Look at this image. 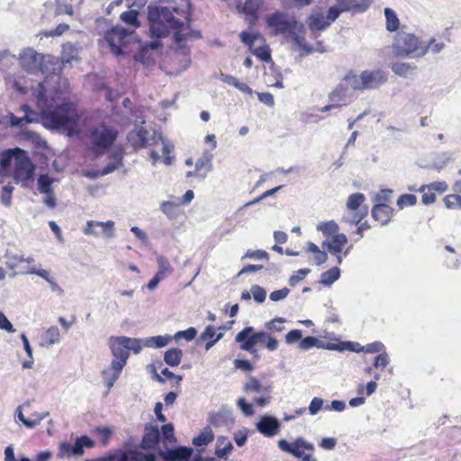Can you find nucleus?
Wrapping results in <instances>:
<instances>
[{"label": "nucleus", "mask_w": 461, "mask_h": 461, "mask_svg": "<svg viewBox=\"0 0 461 461\" xmlns=\"http://www.w3.org/2000/svg\"><path fill=\"white\" fill-rule=\"evenodd\" d=\"M77 57V50L71 44L67 43L63 45V52H62V62L63 63H70L72 60L76 59Z\"/></svg>", "instance_id": "nucleus-48"}, {"label": "nucleus", "mask_w": 461, "mask_h": 461, "mask_svg": "<svg viewBox=\"0 0 461 461\" xmlns=\"http://www.w3.org/2000/svg\"><path fill=\"white\" fill-rule=\"evenodd\" d=\"M161 43L158 39H152V41L141 46L140 51L135 55V59L142 63H149L151 59L150 51L158 49Z\"/></svg>", "instance_id": "nucleus-27"}, {"label": "nucleus", "mask_w": 461, "mask_h": 461, "mask_svg": "<svg viewBox=\"0 0 461 461\" xmlns=\"http://www.w3.org/2000/svg\"><path fill=\"white\" fill-rule=\"evenodd\" d=\"M13 190H14V187L10 185H5L2 188V192L0 194V201L6 207L11 206V204H12Z\"/></svg>", "instance_id": "nucleus-59"}, {"label": "nucleus", "mask_w": 461, "mask_h": 461, "mask_svg": "<svg viewBox=\"0 0 461 461\" xmlns=\"http://www.w3.org/2000/svg\"><path fill=\"white\" fill-rule=\"evenodd\" d=\"M23 405H19L15 411V416L18 420L23 422V424L28 428L32 429L39 425V418L37 420H29L26 419L23 412Z\"/></svg>", "instance_id": "nucleus-52"}, {"label": "nucleus", "mask_w": 461, "mask_h": 461, "mask_svg": "<svg viewBox=\"0 0 461 461\" xmlns=\"http://www.w3.org/2000/svg\"><path fill=\"white\" fill-rule=\"evenodd\" d=\"M6 261L5 264L8 268L15 269L20 262H23V257L7 250L5 255Z\"/></svg>", "instance_id": "nucleus-54"}, {"label": "nucleus", "mask_w": 461, "mask_h": 461, "mask_svg": "<svg viewBox=\"0 0 461 461\" xmlns=\"http://www.w3.org/2000/svg\"><path fill=\"white\" fill-rule=\"evenodd\" d=\"M336 3L330 6V19H338L342 13H363L370 6L372 0H335Z\"/></svg>", "instance_id": "nucleus-13"}, {"label": "nucleus", "mask_w": 461, "mask_h": 461, "mask_svg": "<svg viewBox=\"0 0 461 461\" xmlns=\"http://www.w3.org/2000/svg\"><path fill=\"white\" fill-rule=\"evenodd\" d=\"M17 59L21 68L30 74L41 71L44 75H50L60 69L56 57L40 53L30 47L22 49Z\"/></svg>", "instance_id": "nucleus-3"}, {"label": "nucleus", "mask_w": 461, "mask_h": 461, "mask_svg": "<svg viewBox=\"0 0 461 461\" xmlns=\"http://www.w3.org/2000/svg\"><path fill=\"white\" fill-rule=\"evenodd\" d=\"M448 185L446 182L443 181H436L429 185H423L420 187L419 192H424L426 189L428 191H436L438 193H444L447 190Z\"/></svg>", "instance_id": "nucleus-53"}, {"label": "nucleus", "mask_w": 461, "mask_h": 461, "mask_svg": "<svg viewBox=\"0 0 461 461\" xmlns=\"http://www.w3.org/2000/svg\"><path fill=\"white\" fill-rule=\"evenodd\" d=\"M245 393H269L271 386H263L262 384L255 377H249L243 386Z\"/></svg>", "instance_id": "nucleus-31"}, {"label": "nucleus", "mask_w": 461, "mask_h": 461, "mask_svg": "<svg viewBox=\"0 0 461 461\" xmlns=\"http://www.w3.org/2000/svg\"><path fill=\"white\" fill-rule=\"evenodd\" d=\"M320 340L316 339L315 337H306L303 339H301L299 348L302 350H308L313 347H319Z\"/></svg>", "instance_id": "nucleus-62"}, {"label": "nucleus", "mask_w": 461, "mask_h": 461, "mask_svg": "<svg viewBox=\"0 0 461 461\" xmlns=\"http://www.w3.org/2000/svg\"><path fill=\"white\" fill-rule=\"evenodd\" d=\"M337 19L330 17V10L325 13L321 8L313 9L308 17V26L312 32L324 31Z\"/></svg>", "instance_id": "nucleus-14"}, {"label": "nucleus", "mask_w": 461, "mask_h": 461, "mask_svg": "<svg viewBox=\"0 0 461 461\" xmlns=\"http://www.w3.org/2000/svg\"><path fill=\"white\" fill-rule=\"evenodd\" d=\"M267 28L272 34H285L292 36L294 42L306 53H311L313 49L310 47L304 38L298 35V32L303 31V25L298 23L285 14L276 13L267 18Z\"/></svg>", "instance_id": "nucleus-4"}, {"label": "nucleus", "mask_w": 461, "mask_h": 461, "mask_svg": "<svg viewBox=\"0 0 461 461\" xmlns=\"http://www.w3.org/2000/svg\"><path fill=\"white\" fill-rule=\"evenodd\" d=\"M350 87L344 84L343 78L337 87L330 94V99L332 102H342L344 104L350 101L352 95L349 93Z\"/></svg>", "instance_id": "nucleus-25"}, {"label": "nucleus", "mask_w": 461, "mask_h": 461, "mask_svg": "<svg viewBox=\"0 0 461 461\" xmlns=\"http://www.w3.org/2000/svg\"><path fill=\"white\" fill-rule=\"evenodd\" d=\"M6 117H8V123L12 127H22L24 124H28L31 120H29V117H16L14 113H9Z\"/></svg>", "instance_id": "nucleus-61"}, {"label": "nucleus", "mask_w": 461, "mask_h": 461, "mask_svg": "<svg viewBox=\"0 0 461 461\" xmlns=\"http://www.w3.org/2000/svg\"><path fill=\"white\" fill-rule=\"evenodd\" d=\"M35 167L24 150H18L13 177L15 183L23 187H28L34 179Z\"/></svg>", "instance_id": "nucleus-9"}, {"label": "nucleus", "mask_w": 461, "mask_h": 461, "mask_svg": "<svg viewBox=\"0 0 461 461\" xmlns=\"http://www.w3.org/2000/svg\"><path fill=\"white\" fill-rule=\"evenodd\" d=\"M42 124L46 128L58 129L73 135L78 131L79 115L73 104H64L55 109L43 110Z\"/></svg>", "instance_id": "nucleus-2"}, {"label": "nucleus", "mask_w": 461, "mask_h": 461, "mask_svg": "<svg viewBox=\"0 0 461 461\" xmlns=\"http://www.w3.org/2000/svg\"><path fill=\"white\" fill-rule=\"evenodd\" d=\"M133 30L116 25L106 32L104 40L108 42L111 51L114 55H120L123 53V49L130 42Z\"/></svg>", "instance_id": "nucleus-12"}, {"label": "nucleus", "mask_w": 461, "mask_h": 461, "mask_svg": "<svg viewBox=\"0 0 461 461\" xmlns=\"http://www.w3.org/2000/svg\"><path fill=\"white\" fill-rule=\"evenodd\" d=\"M128 140L135 148L149 147L152 145L160 146L162 150V157L165 158L166 164L171 163V158L168 154L172 147L162 137L161 133L153 131L149 133L143 127L137 128L128 134Z\"/></svg>", "instance_id": "nucleus-5"}, {"label": "nucleus", "mask_w": 461, "mask_h": 461, "mask_svg": "<svg viewBox=\"0 0 461 461\" xmlns=\"http://www.w3.org/2000/svg\"><path fill=\"white\" fill-rule=\"evenodd\" d=\"M122 154L121 153H116L113 156V161L109 163L106 167H104L100 171V176H105V175H108V174L113 172L115 169L118 168V167L122 163Z\"/></svg>", "instance_id": "nucleus-55"}, {"label": "nucleus", "mask_w": 461, "mask_h": 461, "mask_svg": "<svg viewBox=\"0 0 461 461\" xmlns=\"http://www.w3.org/2000/svg\"><path fill=\"white\" fill-rule=\"evenodd\" d=\"M84 454V449L76 441L74 445L68 443H61L59 448L58 456L60 458H70L72 456H78Z\"/></svg>", "instance_id": "nucleus-28"}, {"label": "nucleus", "mask_w": 461, "mask_h": 461, "mask_svg": "<svg viewBox=\"0 0 461 461\" xmlns=\"http://www.w3.org/2000/svg\"><path fill=\"white\" fill-rule=\"evenodd\" d=\"M212 155L204 152L201 158H199L195 162V174L197 177L204 179L207 176V173L212 170Z\"/></svg>", "instance_id": "nucleus-24"}, {"label": "nucleus", "mask_w": 461, "mask_h": 461, "mask_svg": "<svg viewBox=\"0 0 461 461\" xmlns=\"http://www.w3.org/2000/svg\"><path fill=\"white\" fill-rule=\"evenodd\" d=\"M250 293L257 303H262L265 302L267 292L263 287L258 285H253L250 288Z\"/></svg>", "instance_id": "nucleus-56"}, {"label": "nucleus", "mask_w": 461, "mask_h": 461, "mask_svg": "<svg viewBox=\"0 0 461 461\" xmlns=\"http://www.w3.org/2000/svg\"><path fill=\"white\" fill-rule=\"evenodd\" d=\"M84 233L86 235L100 236L112 239L114 237V221H107L105 222L88 221L84 229Z\"/></svg>", "instance_id": "nucleus-16"}, {"label": "nucleus", "mask_w": 461, "mask_h": 461, "mask_svg": "<svg viewBox=\"0 0 461 461\" xmlns=\"http://www.w3.org/2000/svg\"><path fill=\"white\" fill-rule=\"evenodd\" d=\"M286 321L285 318L276 317L265 323V328L271 332H281L285 330L284 323Z\"/></svg>", "instance_id": "nucleus-50"}, {"label": "nucleus", "mask_w": 461, "mask_h": 461, "mask_svg": "<svg viewBox=\"0 0 461 461\" xmlns=\"http://www.w3.org/2000/svg\"><path fill=\"white\" fill-rule=\"evenodd\" d=\"M117 136L118 131L113 127L100 125L95 128L91 133L94 152L96 154L104 153L113 145Z\"/></svg>", "instance_id": "nucleus-11"}, {"label": "nucleus", "mask_w": 461, "mask_h": 461, "mask_svg": "<svg viewBox=\"0 0 461 461\" xmlns=\"http://www.w3.org/2000/svg\"><path fill=\"white\" fill-rule=\"evenodd\" d=\"M280 428V423L275 417L264 415L257 423L258 430L266 437L275 436Z\"/></svg>", "instance_id": "nucleus-20"}, {"label": "nucleus", "mask_w": 461, "mask_h": 461, "mask_svg": "<svg viewBox=\"0 0 461 461\" xmlns=\"http://www.w3.org/2000/svg\"><path fill=\"white\" fill-rule=\"evenodd\" d=\"M278 447L285 453L294 457L301 458L302 461H317L313 456L315 450L314 445L306 441L303 438H297L292 442L285 439H280L277 442Z\"/></svg>", "instance_id": "nucleus-8"}, {"label": "nucleus", "mask_w": 461, "mask_h": 461, "mask_svg": "<svg viewBox=\"0 0 461 461\" xmlns=\"http://www.w3.org/2000/svg\"><path fill=\"white\" fill-rule=\"evenodd\" d=\"M21 339L23 341L24 350H25L28 357L30 358L29 360L24 361L22 365H23V368L29 369V368H32L33 366L32 348L30 345V342L28 340L27 337L25 336V334L23 333L21 335Z\"/></svg>", "instance_id": "nucleus-47"}, {"label": "nucleus", "mask_w": 461, "mask_h": 461, "mask_svg": "<svg viewBox=\"0 0 461 461\" xmlns=\"http://www.w3.org/2000/svg\"><path fill=\"white\" fill-rule=\"evenodd\" d=\"M384 15L386 19V29L390 32L395 31L399 26V19L395 12L391 8H385Z\"/></svg>", "instance_id": "nucleus-45"}, {"label": "nucleus", "mask_w": 461, "mask_h": 461, "mask_svg": "<svg viewBox=\"0 0 461 461\" xmlns=\"http://www.w3.org/2000/svg\"><path fill=\"white\" fill-rule=\"evenodd\" d=\"M240 37L241 41L248 45L252 53L259 59L266 62L271 60L270 50L267 45L254 47L255 41L260 38L258 34L242 32Z\"/></svg>", "instance_id": "nucleus-15"}, {"label": "nucleus", "mask_w": 461, "mask_h": 461, "mask_svg": "<svg viewBox=\"0 0 461 461\" xmlns=\"http://www.w3.org/2000/svg\"><path fill=\"white\" fill-rule=\"evenodd\" d=\"M196 333H197L196 330L194 328L191 327L185 330L177 331L172 338L175 339L176 340L184 339L187 341H191L195 338Z\"/></svg>", "instance_id": "nucleus-60"}, {"label": "nucleus", "mask_w": 461, "mask_h": 461, "mask_svg": "<svg viewBox=\"0 0 461 461\" xmlns=\"http://www.w3.org/2000/svg\"><path fill=\"white\" fill-rule=\"evenodd\" d=\"M362 72L357 74L354 71H348L343 77L344 84L348 85L352 90L364 91V81L362 79Z\"/></svg>", "instance_id": "nucleus-29"}, {"label": "nucleus", "mask_w": 461, "mask_h": 461, "mask_svg": "<svg viewBox=\"0 0 461 461\" xmlns=\"http://www.w3.org/2000/svg\"><path fill=\"white\" fill-rule=\"evenodd\" d=\"M289 293H290V290L286 287H284L280 290H276V291L272 292L269 294V299L273 302H279V301H282L285 298H286L288 296Z\"/></svg>", "instance_id": "nucleus-64"}, {"label": "nucleus", "mask_w": 461, "mask_h": 461, "mask_svg": "<svg viewBox=\"0 0 461 461\" xmlns=\"http://www.w3.org/2000/svg\"><path fill=\"white\" fill-rule=\"evenodd\" d=\"M317 230L321 231L323 235L329 237V236H334L335 234H339V225L338 223L331 220L328 221H322L320 222L317 225Z\"/></svg>", "instance_id": "nucleus-39"}, {"label": "nucleus", "mask_w": 461, "mask_h": 461, "mask_svg": "<svg viewBox=\"0 0 461 461\" xmlns=\"http://www.w3.org/2000/svg\"><path fill=\"white\" fill-rule=\"evenodd\" d=\"M60 339V332L58 327H50L42 336L41 347H49L58 343Z\"/></svg>", "instance_id": "nucleus-32"}, {"label": "nucleus", "mask_w": 461, "mask_h": 461, "mask_svg": "<svg viewBox=\"0 0 461 461\" xmlns=\"http://www.w3.org/2000/svg\"><path fill=\"white\" fill-rule=\"evenodd\" d=\"M138 15H139V13L137 10H130V11L122 13L120 15V18L124 23L131 26L132 27L131 30L134 31V29H136L140 26Z\"/></svg>", "instance_id": "nucleus-41"}, {"label": "nucleus", "mask_w": 461, "mask_h": 461, "mask_svg": "<svg viewBox=\"0 0 461 461\" xmlns=\"http://www.w3.org/2000/svg\"><path fill=\"white\" fill-rule=\"evenodd\" d=\"M366 196L361 193L350 194L346 203L347 212L342 216V221L351 223H359L368 212V207L363 203Z\"/></svg>", "instance_id": "nucleus-10"}, {"label": "nucleus", "mask_w": 461, "mask_h": 461, "mask_svg": "<svg viewBox=\"0 0 461 461\" xmlns=\"http://www.w3.org/2000/svg\"><path fill=\"white\" fill-rule=\"evenodd\" d=\"M158 272L156 275L161 276L162 278H166L167 276L171 275L173 268L169 263V261L163 256H158Z\"/></svg>", "instance_id": "nucleus-42"}, {"label": "nucleus", "mask_w": 461, "mask_h": 461, "mask_svg": "<svg viewBox=\"0 0 461 461\" xmlns=\"http://www.w3.org/2000/svg\"><path fill=\"white\" fill-rule=\"evenodd\" d=\"M252 327H246L240 331L235 339L242 343L240 348L249 352L255 351V346L258 343L264 345L269 351H275L278 348V340L269 332L260 331L252 333Z\"/></svg>", "instance_id": "nucleus-7"}, {"label": "nucleus", "mask_w": 461, "mask_h": 461, "mask_svg": "<svg viewBox=\"0 0 461 461\" xmlns=\"http://www.w3.org/2000/svg\"><path fill=\"white\" fill-rule=\"evenodd\" d=\"M148 9L149 32L152 39L159 40L173 33L175 41L182 47V43L192 35L188 26L175 18L173 11L177 14V8L164 5L159 2L149 5Z\"/></svg>", "instance_id": "nucleus-1"}, {"label": "nucleus", "mask_w": 461, "mask_h": 461, "mask_svg": "<svg viewBox=\"0 0 461 461\" xmlns=\"http://www.w3.org/2000/svg\"><path fill=\"white\" fill-rule=\"evenodd\" d=\"M121 340L126 347V349L129 351H132L134 354H139L144 345V339H137V338H129L125 336H120Z\"/></svg>", "instance_id": "nucleus-34"}, {"label": "nucleus", "mask_w": 461, "mask_h": 461, "mask_svg": "<svg viewBox=\"0 0 461 461\" xmlns=\"http://www.w3.org/2000/svg\"><path fill=\"white\" fill-rule=\"evenodd\" d=\"M172 339L170 335L149 337L144 339V345L145 348H160L166 347Z\"/></svg>", "instance_id": "nucleus-30"}, {"label": "nucleus", "mask_w": 461, "mask_h": 461, "mask_svg": "<svg viewBox=\"0 0 461 461\" xmlns=\"http://www.w3.org/2000/svg\"><path fill=\"white\" fill-rule=\"evenodd\" d=\"M393 209L386 205L385 203H376L372 208L371 212L372 217L375 220L381 221L383 225L386 224L389 221Z\"/></svg>", "instance_id": "nucleus-26"}, {"label": "nucleus", "mask_w": 461, "mask_h": 461, "mask_svg": "<svg viewBox=\"0 0 461 461\" xmlns=\"http://www.w3.org/2000/svg\"><path fill=\"white\" fill-rule=\"evenodd\" d=\"M233 446L226 437H218L215 454L219 458H223L230 454Z\"/></svg>", "instance_id": "nucleus-33"}, {"label": "nucleus", "mask_w": 461, "mask_h": 461, "mask_svg": "<svg viewBox=\"0 0 461 461\" xmlns=\"http://www.w3.org/2000/svg\"><path fill=\"white\" fill-rule=\"evenodd\" d=\"M413 69L414 67H411L409 63L404 62H396L392 66L393 72L403 77H406Z\"/></svg>", "instance_id": "nucleus-49"}, {"label": "nucleus", "mask_w": 461, "mask_h": 461, "mask_svg": "<svg viewBox=\"0 0 461 461\" xmlns=\"http://www.w3.org/2000/svg\"><path fill=\"white\" fill-rule=\"evenodd\" d=\"M443 202L447 209H461L460 194H447L444 197Z\"/></svg>", "instance_id": "nucleus-51"}, {"label": "nucleus", "mask_w": 461, "mask_h": 461, "mask_svg": "<svg viewBox=\"0 0 461 461\" xmlns=\"http://www.w3.org/2000/svg\"><path fill=\"white\" fill-rule=\"evenodd\" d=\"M178 205L170 201H165L160 203L159 209L160 211L167 215L169 219H175L178 215L177 211Z\"/></svg>", "instance_id": "nucleus-44"}, {"label": "nucleus", "mask_w": 461, "mask_h": 461, "mask_svg": "<svg viewBox=\"0 0 461 461\" xmlns=\"http://www.w3.org/2000/svg\"><path fill=\"white\" fill-rule=\"evenodd\" d=\"M417 197L411 194H402L397 200V205L402 209L405 206H412L416 204Z\"/></svg>", "instance_id": "nucleus-57"}, {"label": "nucleus", "mask_w": 461, "mask_h": 461, "mask_svg": "<svg viewBox=\"0 0 461 461\" xmlns=\"http://www.w3.org/2000/svg\"><path fill=\"white\" fill-rule=\"evenodd\" d=\"M18 150H22L19 148L14 149H7L0 154V167L2 170H7L12 162L15 164V158L18 156Z\"/></svg>", "instance_id": "nucleus-35"}, {"label": "nucleus", "mask_w": 461, "mask_h": 461, "mask_svg": "<svg viewBox=\"0 0 461 461\" xmlns=\"http://www.w3.org/2000/svg\"><path fill=\"white\" fill-rule=\"evenodd\" d=\"M340 276V270L339 267H335L330 268V270L324 272L321 276V283L324 285H331L335 281H337Z\"/></svg>", "instance_id": "nucleus-40"}, {"label": "nucleus", "mask_w": 461, "mask_h": 461, "mask_svg": "<svg viewBox=\"0 0 461 461\" xmlns=\"http://www.w3.org/2000/svg\"><path fill=\"white\" fill-rule=\"evenodd\" d=\"M193 453V449L190 447H180L170 452V456L173 460H186L189 459Z\"/></svg>", "instance_id": "nucleus-46"}, {"label": "nucleus", "mask_w": 461, "mask_h": 461, "mask_svg": "<svg viewBox=\"0 0 461 461\" xmlns=\"http://www.w3.org/2000/svg\"><path fill=\"white\" fill-rule=\"evenodd\" d=\"M237 406L245 416H252L255 413L253 405L243 397L237 400Z\"/></svg>", "instance_id": "nucleus-58"}, {"label": "nucleus", "mask_w": 461, "mask_h": 461, "mask_svg": "<svg viewBox=\"0 0 461 461\" xmlns=\"http://www.w3.org/2000/svg\"><path fill=\"white\" fill-rule=\"evenodd\" d=\"M263 2L264 0H246L243 5L239 4L237 8L240 13L246 14V21L249 24H253L258 20L257 13L262 5Z\"/></svg>", "instance_id": "nucleus-21"}, {"label": "nucleus", "mask_w": 461, "mask_h": 461, "mask_svg": "<svg viewBox=\"0 0 461 461\" xmlns=\"http://www.w3.org/2000/svg\"><path fill=\"white\" fill-rule=\"evenodd\" d=\"M221 80L228 85L233 86L243 93L249 95L253 93L252 89L247 84L240 82L237 77L233 76L221 74Z\"/></svg>", "instance_id": "nucleus-36"}, {"label": "nucleus", "mask_w": 461, "mask_h": 461, "mask_svg": "<svg viewBox=\"0 0 461 461\" xmlns=\"http://www.w3.org/2000/svg\"><path fill=\"white\" fill-rule=\"evenodd\" d=\"M161 433H162V436H163L165 441H167V442L175 441L174 427L171 423L163 425L161 427Z\"/></svg>", "instance_id": "nucleus-63"}, {"label": "nucleus", "mask_w": 461, "mask_h": 461, "mask_svg": "<svg viewBox=\"0 0 461 461\" xmlns=\"http://www.w3.org/2000/svg\"><path fill=\"white\" fill-rule=\"evenodd\" d=\"M109 347L113 357L112 361L125 366L130 354L120 337H111L109 339Z\"/></svg>", "instance_id": "nucleus-18"}, {"label": "nucleus", "mask_w": 461, "mask_h": 461, "mask_svg": "<svg viewBox=\"0 0 461 461\" xmlns=\"http://www.w3.org/2000/svg\"><path fill=\"white\" fill-rule=\"evenodd\" d=\"M214 434L210 427L204 428L201 433L193 438V444L195 447H203L212 441Z\"/></svg>", "instance_id": "nucleus-37"}, {"label": "nucleus", "mask_w": 461, "mask_h": 461, "mask_svg": "<svg viewBox=\"0 0 461 461\" xmlns=\"http://www.w3.org/2000/svg\"><path fill=\"white\" fill-rule=\"evenodd\" d=\"M365 90L376 89L387 81V75L380 69L362 71Z\"/></svg>", "instance_id": "nucleus-17"}, {"label": "nucleus", "mask_w": 461, "mask_h": 461, "mask_svg": "<svg viewBox=\"0 0 461 461\" xmlns=\"http://www.w3.org/2000/svg\"><path fill=\"white\" fill-rule=\"evenodd\" d=\"M159 438L160 432L158 426H147L141 442L142 448H153L158 443Z\"/></svg>", "instance_id": "nucleus-23"}, {"label": "nucleus", "mask_w": 461, "mask_h": 461, "mask_svg": "<svg viewBox=\"0 0 461 461\" xmlns=\"http://www.w3.org/2000/svg\"><path fill=\"white\" fill-rule=\"evenodd\" d=\"M393 50L396 56L411 59L421 58L427 53L425 42L405 32H399L395 35Z\"/></svg>", "instance_id": "nucleus-6"}, {"label": "nucleus", "mask_w": 461, "mask_h": 461, "mask_svg": "<svg viewBox=\"0 0 461 461\" xmlns=\"http://www.w3.org/2000/svg\"><path fill=\"white\" fill-rule=\"evenodd\" d=\"M124 366L118 363L111 362L110 366L103 370L102 376L104 384L107 386L108 391L113 386L116 380L119 378Z\"/></svg>", "instance_id": "nucleus-22"}, {"label": "nucleus", "mask_w": 461, "mask_h": 461, "mask_svg": "<svg viewBox=\"0 0 461 461\" xmlns=\"http://www.w3.org/2000/svg\"><path fill=\"white\" fill-rule=\"evenodd\" d=\"M182 356L183 351L179 348H174L165 352L164 360L168 366H176L180 364Z\"/></svg>", "instance_id": "nucleus-38"}, {"label": "nucleus", "mask_w": 461, "mask_h": 461, "mask_svg": "<svg viewBox=\"0 0 461 461\" xmlns=\"http://www.w3.org/2000/svg\"><path fill=\"white\" fill-rule=\"evenodd\" d=\"M53 178H50L48 175L42 174L38 178V189L41 194L53 193L52 184Z\"/></svg>", "instance_id": "nucleus-43"}, {"label": "nucleus", "mask_w": 461, "mask_h": 461, "mask_svg": "<svg viewBox=\"0 0 461 461\" xmlns=\"http://www.w3.org/2000/svg\"><path fill=\"white\" fill-rule=\"evenodd\" d=\"M348 243V238L345 234H335L331 237L329 241L323 243V246H327L330 253L337 257V263L340 265L342 263V250L344 246Z\"/></svg>", "instance_id": "nucleus-19"}]
</instances>
